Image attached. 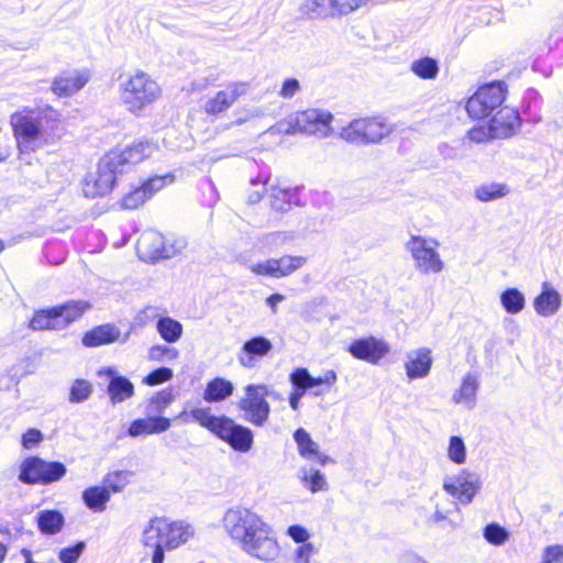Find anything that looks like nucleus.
Returning a JSON list of instances; mask_svg holds the SVG:
<instances>
[{
	"instance_id": "obj_1",
	"label": "nucleus",
	"mask_w": 563,
	"mask_h": 563,
	"mask_svg": "<svg viewBox=\"0 0 563 563\" xmlns=\"http://www.w3.org/2000/svg\"><path fill=\"white\" fill-rule=\"evenodd\" d=\"M228 537L244 554L263 563L278 559L280 544L276 531L265 518L252 508H229L222 518Z\"/></svg>"
},
{
	"instance_id": "obj_2",
	"label": "nucleus",
	"mask_w": 563,
	"mask_h": 563,
	"mask_svg": "<svg viewBox=\"0 0 563 563\" xmlns=\"http://www.w3.org/2000/svg\"><path fill=\"white\" fill-rule=\"evenodd\" d=\"M59 117L53 109L42 113L25 108L12 113L10 125L19 154L30 155L59 141L65 134Z\"/></svg>"
},
{
	"instance_id": "obj_3",
	"label": "nucleus",
	"mask_w": 563,
	"mask_h": 563,
	"mask_svg": "<svg viewBox=\"0 0 563 563\" xmlns=\"http://www.w3.org/2000/svg\"><path fill=\"white\" fill-rule=\"evenodd\" d=\"M195 536L191 525L155 517L144 526L140 543L144 558L151 563H164L165 552L178 549Z\"/></svg>"
},
{
	"instance_id": "obj_4",
	"label": "nucleus",
	"mask_w": 563,
	"mask_h": 563,
	"mask_svg": "<svg viewBox=\"0 0 563 563\" xmlns=\"http://www.w3.org/2000/svg\"><path fill=\"white\" fill-rule=\"evenodd\" d=\"M162 95L163 88L157 79L143 69H134L119 78V100L131 114L141 115L147 107L158 101Z\"/></svg>"
},
{
	"instance_id": "obj_5",
	"label": "nucleus",
	"mask_w": 563,
	"mask_h": 563,
	"mask_svg": "<svg viewBox=\"0 0 563 563\" xmlns=\"http://www.w3.org/2000/svg\"><path fill=\"white\" fill-rule=\"evenodd\" d=\"M332 120L333 115L329 111L311 108L288 115L269 131L287 135L301 133L324 139L332 134Z\"/></svg>"
},
{
	"instance_id": "obj_6",
	"label": "nucleus",
	"mask_w": 563,
	"mask_h": 563,
	"mask_svg": "<svg viewBox=\"0 0 563 563\" xmlns=\"http://www.w3.org/2000/svg\"><path fill=\"white\" fill-rule=\"evenodd\" d=\"M395 131L393 123L384 115L357 118L340 130V137L357 145L378 144Z\"/></svg>"
},
{
	"instance_id": "obj_7",
	"label": "nucleus",
	"mask_w": 563,
	"mask_h": 563,
	"mask_svg": "<svg viewBox=\"0 0 563 563\" xmlns=\"http://www.w3.org/2000/svg\"><path fill=\"white\" fill-rule=\"evenodd\" d=\"M440 243L433 238L411 235L406 242V250L410 253L413 267L423 275L439 274L444 269L438 247Z\"/></svg>"
},
{
	"instance_id": "obj_8",
	"label": "nucleus",
	"mask_w": 563,
	"mask_h": 563,
	"mask_svg": "<svg viewBox=\"0 0 563 563\" xmlns=\"http://www.w3.org/2000/svg\"><path fill=\"white\" fill-rule=\"evenodd\" d=\"M185 247L184 239L167 240L163 234L153 230L144 232L137 241V253L146 262L172 258Z\"/></svg>"
},
{
	"instance_id": "obj_9",
	"label": "nucleus",
	"mask_w": 563,
	"mask_h": 563,
	"mask_svg": "<svg viewBox=\"0 0 563 563\" xmlns=\"http://www.w3.org/2000/svg\"><path fill=\"white\" fill-rule=\"evenodd\" d=\"M506 98V86L493 82L481 87L466 103V111L474 119L488 117Z\"/></svg>"
},
{
	"instance_id": "obj_10",
	"label": "nucleus",
	"mask_w": 563,
	"mask_h": 563,
	"mask_svg": "<svg viewBox=\"0 0 563 563\" xmlns=\"http://www.w3.org/2000/svg\"><path fill=\"white\" fill-rule=\"evenodd\" d=\"M19 479L25 484L53 483L66 474V467L59 462H46L40 457H27L20 467Z\"/></svg>"
},
{
	"instance_id": "obj_11",
	"label": "nucleus",
	"mask_w": 563,
	"mask_h": 563,
	"mask_svg": "<svg viewBox=\"0 0 563 563\" xmlns=\"http://www.w3.org/2000/svg\"><path fill=\"white\" fill-rule=\"evenodd\" d=\"M117 174L120 173L106 154L99 161L96 170L88 173L84 178L81 183L84 195L89 198L107 195L114 185Z\"/></svg>"
},
{
	"instance_id": "obj_12",
	"label": "nucleus",
	"mask_w": 563,
	"mask_h": 563,
	"mask_svg": "<svg viewBox=\"0 0 563 563\" xmlns=\"http://www.w3.org/2000/svg\"><path fill=\"white\" fill-rule=\"evenodd\" d=\"M442 487L461 504L468 505L481 490L482 482L476 473L462 468L455 474L446 475Z\"/></svg>"
},
{
	"instance_id": "obj_13",
	"label": "nucleus",
	"mask_w": 563,
	"mask_h": 563,
	"mask_svg": "<svg viewBox=\"0 0 563 563\" xmlns=\"http://www.w3.org/2000/svg\"><path fill=\"white\" fill-rule=\"evenodd\" d=\"M158 151V145L152 141H140L121 150H113L107 153L118 172L124 173L136 164L151 157Z\"/></svg>"
},
{
	"instance_id": "obj_14",
	"label": "nucleus",
	"mask_w": 563,
	"mask_h": 563,
	"mask_svg": "<svg viewBox=\"0 0 563 563\" xmlns=\"http://www.w3.org/2000/svg\"><path fill=\"white\" fill-rule=\"evenodd\" d=\"M307 263L306 256L299 255H284L278 258L271 257L249 266V269L255 275L266 276L272 278L287 277Z\"/></svg>"
},
{
	"instance_id": "obj_15",
	"label": "nucleus",
	"mask_w": 563,
	"mask_h": 563,
	"mask_svg": "<svg viewBox=\"0 0 563 563\" xmlns=\"http://www.w3.org/2000/svg\"><path fill=\"white\" fill-rule=\"evenodd\" d=\"M246 395L239 402V407L245 411L246 419L256 426H263L271 411L265 397L267 389L264 385H249Z\"/></svg>"
},
{
	"instance_id": "obj_16",
	"label": "nucleus",
	"mask_w": 563,
	"mask_h": 563,
	"mask_svg": "<svg viewBox=\"0 0 563 563\" xmlns=\"http://www.w3.org/2000/svg\"><path fill=\"white\" fill-rule=\"evenodd\" d=\"M347 351L353 357L376 365L389 354L390 345L385 340L371 335L354 340Z\"/></svg>"
},
{
	"instance_id": "obj_17",
	"label": "nucleus",
	"mask_w": 563,
	"mask_h": 563,
	"mask_svg": "<svg viewBox=\"0 0 563 563\" xmlns=\"http://www.w3.org/2000/svg\"><path fill=\"white\" fill-rule=\"evenodd\" d=\"M247 90V82L234 81L228 84L223 89L206 100L203 104L205 112L211 115L225 112L240 97L244 96Z\"/></svg>"
},
{
	"instance_id": "obj_18",
	"label": "nucleus",
	"mask_w": 563,
	"mask_h": 563,
	"mask_svg": "<svg viewBox=\"0 0 563 563\" xmlns=\"http://www.w3.org/2000/svg\"><path fill=\"white\" fill-rule=\"evenodd\" d=\"M89 80L88 69H67L53 79L51 89L58 97H69L81 90Z\"/></svg>"
},
{
	"instance_id": "obj_19",
	"label": "nucleus",
	"mask_w": 563,
	"mask_h": 563,
	"mask_svg": "<svg viewBox=\"0 0 563 563\" xmlns=\"http://www.w3.org/2000/svg\"><path fill=\"white\" fill-rule=\"evenodd\" d=\"M216 435L240 452H247L253 445L252 431L249 428L236 424L228 417L222 421Z\"/></svg>"
},
{
	"instance_id": "obj_20",
	"label": "nucleus",
	"mask_w": 563,
	"mask_h": 563,
	"mask_svg": "<svg viewBox=\"0 0 563 563\" xmlns=\"http://www.w3.org/2000/svg\"><path fill=\"white\" fill-rule=\"evenodd\" d=\"M432 365V351L426 346L409 351L404 361V369L409 380L428 377Z\"/></svg>"
},
{
	"instance_id": "obj_21",
	"label": "nucleus",
	"mask_w": 563,
	"mask_h": 563,
	"mask_svg": "<svg viewBox=\"0 0 563 563\" xmlns=\"http://www.w3.org/2000/svg\"><path fill=\"white\" fill-rule=\"evenodd\" d=\"M481 386L479 376L474 372L465 373L459 386L453 390L451 400L456 406L472 410L477 405V393Z\"/></svg>"
},
{
	"instance_id": "obj_22",
	"label": "nucleus",
	"mask_w": 563,
	"mask_h": 563,
	"mask_svg": "<svg viewBox=\"0 0 563 563\" xmlns=\"http://www.w3.org/2000/svg\"><path fill=\"white\" fill-rule=\"evenodd\" d=\"M99 377H108V395L112 404H120L134 395V385L124 376L118 375L115 368L103 367L98 371Z\"/></svg>"
},
{
	"instance_id": "obj_23",
	"label": "nucleus",
	"mask_w": 563,
	"mask_h": 563,
	"mask_svg": "<svg viewBox=\"0 0 563 563\" xmlns=\"http://www.w3.org/2000/svg\"><path fill=\"white\" fill-rule=\"evenodd\" d=\"M561 305L562 297L560 292L549 282L542 283L541 291L532 300L534 312L542 318L556 314Z\"/></svg>"
},
{
	"instance_id": "obj_24",
	"label": "nucleus",
	"mask_w": 563,
	"mask_h": 563,
	"mask_svg": "<svg viewBox=\"0 0 563 563\" xmlns=\"http://www.w3.org/2000/svg\"><path fill=\"white\" fill-rule=\"evenodd\" d=\"M493 126V133L497 139L511 136L520 124L518 112L509 107H504L489 121Z\"/></svg>"
},
{
	"instance_id": "obj_25",
	"label": "nucleus",
	"mask_w": 563,
	"mask_h": 563,
	"mask_svg": "<svg viewBox=\"0 0 563 563\" xmlns=\"http://www.w3.org/2000/svg\"><path fill=\"white\" fill-rule=\"evenodd\" d=\"M338 380L336 373L332 369L325 371L320 377H312L307 368H296L290 374V382L301 391H306L319 385L332 387Z\"/></svg>"
},
{
	"instance_id": "obj_26",
	"label": "nucleus",
	"mask_w": 563,
	"mask_h": 563,
	"mask_svg": "<svg viewBox=\"0 0 563 563\" xmlns=\"http://www.w3.org/2000/svg\"><path fill=\"white\" fill-rule=\"evenodd\" d=\"M129 336L130 333H125L121 336L120 330L113 324H102L85 333L82 336V344L85 346H99L110 344L115 341L124 343L129 340Z\"/></svg>"
},
{
	"instance_id": "obj_27",
	"label": "nucleus",
	"mask_w": 563,
	"mask_h": 563,
	"mask_svg": "<svg viewBox=\"0 0 563 563\" xmlns=\"http://www.w3.org/2000/svg\"><path fill=\"white\" fill-rule=\"evenodd\" d=\"M273 345L271 341L264 336H256L246 341L241 352L238 355V360L243 367H254L256 357H263L267 355Z\"/></svg>"
},
{
	"instance_id": "obj_28",
	"label": "nucleus",
	"mask_w": 563,
	"mask_h": 563,
	"mask_svg": "<svg viewBox=\"0 0 563 563\" xmlns=\"http://www.w3.org/2000/svg\"><path fill=\"white\" fill-rule=\"evenodd\" d=\"M294 440L299 455L305 460L318 462L321 465H325L329 462V456L320 451L319 444L312 440L305 429H297L294 433Z\"/></svg>"
},
{
	"instance_id": "obj_29",
	"label": "nucleus",
	"mask_w": 563,
	"mask_h": 563,
	"mask_svg": "<svg viewBox=\"0 0 563 563\" xmlns=\"http://www.w3.org/2000/svg\"><path fill=\"white\" fill-rule=\"evenodd\" d=\"M172 426L170 419L162 416L148 415L147 418L134 420L128 430L132 438L148 435L154 433H162L168 430Z\"/></svg>"
},
{
	"instance_id": "obj_30",
	"label": "nucleus",
	"mask_w": 563,
	"mask_h": 563,
	"mask_svg": "<svg viewBox=\"0 0 563 563\" xmlns=\"http://www.w3.org/2000/svg\"><path fill=\"white\" fill-rule=\"evenodd\" d=\"M297 11L306 20H336L331 0H300Z\"/></svg>"
},
{
	"instance_id": "obj_31",
	"label": "nucleus",
	"mask_w": 563,
	"mask_h": 563,
	"mask_svg": "<svg viewBox=\"0 0 563 563\" xmlns=\"http://www.w3.org/2000/svg\"><path fill=\"white\" fill-rule=\"evenodd\" d=\"M184 422L196 421L201 427L208 429L212 433L217 434L222 421L224 420V416L216 417L211 415L209 408H194L189 411L185 410L179 416Z\"/></svg>"
},
{
	"instance_id": "obj_32",
	"label": "nucleus",
	"mask_w": 563,
	"mask_h": 563,
	"mask_svg": "<svg viewBox=\"0 0 563 563\" xmlns=\"http://www.w3.org/2000/svg\"><path fill=\"white\" fill-rule=\"evenodd\" d=\"M90 303L84 300H73L63 306L56 307L62 329H65L70 323L79 319L86 311L90 309Z\"/></svg>"
},
{
	"instance_id": "obj_33",
	"label": "nucleus",
	"mask_w": 563,
	"mask_h": 563,
	"mask_svg": "<svg viewBox=\"0 0 563 563\" xmlns=\"http://www.w3.org/2000/svg\"><path fill=\"white\" fill-rule=\"evenodd\" d=\"M155 329L161 339L168 344H174L180 340L184 332L183 324L170 317H159Z\"/></svg>"
},
{
	"instance_id": "obj_34",
	"label": "nucleus",
	"mask_w": 563,
	"mask_h": 563,
	"mask_svg": "<svg viewBox=\"0 0 563 563\" xmlns=\"http://www.w3.org/2000/svg\"><path fill=\"white\" fill-rule=\"evenodd\" d=\"M111 494L108 487L92 486L84 490L82 500L93 512H102L107 508Z\"/></svg>"
},
{
	"instance_id": "obj_35",
	"label": "nucleus",
	"mask_w": 563,
	"mask_h": 563,
	"mask_svg": "<svg viewBox=\"0 0 563 563\" xmlns=\"http://www.w3.org/2000/svg\"><path fill=\"white\" fill-rule=\"evenodd\" d=\"M503 309L509 314H518L526 307V296L518 288H506L499 295Z\"/></svg>"
},
{
	"instance_id": "obj_36",
	"label": "nucleus",
	"mask_w": 563,
	"mask_h": 563,
	"mask_svg": "<svg viewBox=\"0 0 563 563\" xmlns=\"http://www.w3.org/2000/svg\"><path fill=\"white\" fill-rule=\"evenodd\" d=\"M410 71L420 79L434 80L440 71L439 62L429 56L417 58L411 62Z\"/></svg>"
},
{
	"instance_id": "obj_37",
	"label": "nucleus",
	"mask_w": 563,
	"mask_h": 563,
	"mask_svg": "<svg viewBox=\"0 0 563 563\" xmlns=\"http://www.w3.org/2000/svg\"><path fill=\"white\" fill-rule=\"evenodd\" d=\"M299 479L301 485L312 494L328 488L324 474L313 467L301 468L299 471Z\"/></svg>"
},
{
	"instance_id": "obj_38",
	"label": "nucleus",
	"mask_w": 563,
	"mask_h": 563,
	"mask_svg": "<svg viewBox=\"0 0 563 563\" xmlns=\"http://www.w3.org/2000/svg\"><path fill=\"white\" fill-rule=\"evenodd\" d=\"M509 191L507 184L493 181L476 187L474 196L481 202H489L506 197Z\"/></svg>"
},
{
	"instance_id": "obj_39",
	"label": "nucleus",
	"mask_w": 563,
	"mask_h": 563,
	"mask_svg": "<svg viewBox=\"0 0 563 563\" xmlns=\"http://www.w3.org/2000/svg\"><path fill=\"white\" fill-rule=\"evenodd\" d=\"M33 330H62L56 307L37 311L30 321Z\"/></svg>"
},
{
	"instance_id": "obj_40",
	"label": "nucleus",
	"mask_w": 563,
	"mask_h": 563,
	"mask_svg": "<svg viewBox=\"0 0 563 563\" xmlns=\"http://www.w3.org/2000/svg\"><path fill=\"white\" fill-rule=\"evenodd\" d=\"M180 355L177 347L170 344L155 343L147 349L146 358L154 363H170L176 361Z\"/></svg>"
},
{
	"instance_id": "obj_41",
	"label": "nucleus",
	"mask_w": 563,
	"mask_h": 563,
	"mask_svg": "<svg viewBox=\"0 0 563 563\" xmlns=\"http://www.w3.org/2000/svg\"><path fill=\"white\" fill-rule=\"evenodd\" d=\"M37 526L43 533L55 534L64 526V517L57 510H44L37 515Z\"/></svg>"
},
{
	"instance_id": "obj_42",
	"label": "nucleus",
	"mask_w": 563,
	"mask_h": 563,
	"mask_svg": "<svg viewBox=\"0 0 563 563\" xmlns=\"http://www.w3.org/2000/svg\"><path fill=\"white\" fill-rule=\"evenodd\" d=\"M232 393L233 385L231 382L224 378H216L207 385L203 398L209 402L221 401L231 396Z\"/></svg>"
},
{
	"instance_id": "obj_43",
	"label": "nucleus",
	"mask_w": 563,
	"mask_h": 563,
	"mask_svg": "<svg viewBox=\"0 0 563 563\" xmlns=\"http://www.w3.org/2000/svg\"><path fill=\"white\" fill-rule=\"evenodd\" d=\"M373 0H331L336 20L346 18L358 10L366 8Z\"/></svg>"
},
{
	"instance_id": "obj_44",
	"label": "nucleus",
	"mask_w": 563,
	"mask_h": 563,
	"mask_svg": "<svg viewBox=\"0 0 563 563\" xmlns=\"http://www.w3.org/2000/svg\"><path fill=\"white\" fill-rule=\"evenodd\" d=\"M448 459L454 464L462 465L466 462V445L461 437L452 435L446 449Z\"/></svg>"
},
{
	"instance_id": "obj_45",
	"label": "nucleus",
	"mask_w": 563,
	"mask_h": 563,
	"mask_svg": "<svg viewBox=\"0 0 563 563\" xmlns=\"http://www.w3.org/2000/svg\"><path fill=\"white\" fill-rule=\"evenodd\" d=\"M174 400V395L170 390H162L155 394L146 407L147 415H157L163 412Z\"/></svg>"
},
{
	"instance_id": "obj_46",
	"label": "nucleus",
	"mask_w": 563,
	"mask_h": 563,
	"mask_svg": "<svg viewBox=\"0 0 563 563\" xmlns=\"http://www.w3.org/2000/svg\"><path fill=\"white\" fill-rule=\"evenodd\" d=\"M163 142L164 145L172 151L187 148L190 144L187 134L180 133L174 128L165 131Z\"/></svg>"
},
{
	"instance_id": "obj_47",
	"label": "nucleus",
	"mask_w": 563,
	"mask_h": 563,
	"mask_svg": "<svg viewBox=\"0 0 563 563\" xmlns=\"http://www.w3.org/2000/svg\"><path fill=\"white\" fill-rule=\"evenodd\" d=\"M296 240V235L291 231H277L267 234L263 243L269 250L278 249L291 244Z\"/></svg>"
},
{
	"instance_id": "obj_48",
	"label": "nucleus",
	"mask_w": 563,
	"mask_h": 563,
	"mask_svg": "<svg viewBox=\"0 0 563 563\" xmlns=\"http://www.w3.org/2000/svg\"><path fill=\"white\" fill-rule=\"evenodd\" d=\"M92 394V385L86 379H76L69 390L70 402H82Z\"/></svg>"
},
{
	"instance_id": "obj_49",
	"label": "nucleus",
	"mask_w": 563,
	"mask_h": 563,
	"mask_svg": "<svg viewBox=\"0 0 563 563\" xmlns=\"http://www.w3.org/2000/svg\"><path fill=\"white\" fill-rule=\"evenodd\" d=\"M484 537L489 543L501 545L509 539V533L501 526L490 523L484 529Z\"/></svg>"
},
{
	"instance_id": "obj_50",
	"label": "nucleus",
	"mask_w": 563,
	"mask_h": 563,
	"mask_svg": "<svg viewBox=\"0 0 563 563\" xmlns=\"http://www.w3.org/2000/svg\"><path fill=\"white\" fill-rule=\"evenodd\" d=\"M131 473L125 471L110 473L104 478V487H108V489L112 492H120L128 485Z\"/></svg>"
},
{
	"instance_id": "obj_51",
	"label": "nucleus",
	"mask_w": 563,
	"mask_h": 563,
	"mask_svg": "<svg viewBox=\"0 0 563 563\" xmlns=\"http://www.w3.org/2000/svg\"><path fill=\"white\" fill-rule=\"evenodd\" d=\"M174 377V372L169 367H159L151 372L143 378V383L148 386L159 385L169 382Z\"/></svg>"
},
{
	"instance_id": "obj_52",
	"label": "nucleus",
	"mask_w": 563,
	"mask_h": 563,
	"mask_svg": "<svg viewBox=\"0 0 563 563\" xmlns=\"http://www.w3.org/2000/svg\"><path fill=\"white\" fill-rule=\"evenodd\" d=\"M147 199L148 195L146 194V189H142V187H140L123 197L122 207L126 209H136Z\"/></svg>"
},
{
	"instance_id": "obj_53",
	"label": "nucleus",
	"mask_w": 563,
	"mask_h": 563,
	"mask_svg": "<svg viewBox=\"0 0 563 563\" xmlns=\"http://www.w3.org/2000/svg\"><path fill=\"white\" fill-rule=\"evenodd\" d=\"M301 90V85L298 79L289 77L283 80L278 90V96L283 99H291Z\"/></svg>"
},
{
	"instance_id": "obj_54",
	"label": "nucleus",
	"mask_w": 563,
	"mask_h": 563,
	"mask_svg": "<svg viewBox=\"0 0 563 563\" xmlns=\"http://www.w3.org/2000/svg\"><path fill=\"white\" fill-rule=\"evenodd\" d=\"M468 136L476 143L487 142L496 139L493 133V126L488 123L487 125H478L468 131Z\"/></svg>"
},
{
	"instance_id": "obj_55",
	"label": "nucleus",
	"mask_w": 563,
	"mask_h": 563,
	"mask_svg": "<svg viewBox=\"0 0 563 563\" xmlns=\"http://www.w3.org/2000/svg\"><path fill=\"white\" fill-rule=\"evenodd\" d=\"M541 563H563V544H551L542 550Z\"/></svg>"
},
{
	"instance_id": "obj_56",
	"label": "nucleus",
	"mask_w": 563,
	"mask_h": 563,
	"mask_svg": "<svg viewBox=\"0 0 563 563\" xmlns=\"http://www.w3.org/2000/svg\"><path fill=\"white\" fill-rule=\"evenodd\" d=\"M174 180V177L170 175L166 176H156L151 178L148 181H146L142 189H146V194L148 195V198L156 191L164 188L167 184H172Z\"/></svg>"
},
{
	"instance_id": "obj_57",
	"label": "nucleus",
	"mask_w": 563,
	"mask_h": 563,
	"mask_svg": "<svg viewBox=\"0 0 563 563\" xmlns=\"http://www.w3.org/2000/svg\"><path fill=\"white\" fill-rule=\"evenodd\" d=\"M84 550V543H78L71 548L62 549L59 552V560L63 563H76Z\"/></svg>"
},
{
	"instance_id": "obj_58",
	"label": "nucleus",
	"mask_w": 563,
	"mask_h": 563,
	"mask_svg": "<svg viewBox=\"0 0 563 563\" xmlns=\"http://www.w3.org/2000/svg\"><path fill=\"white\" fill-rule=\"evenodd\" d=\"M43 440V434L37 429H29L23 435H22V445L24 449H32L33 446L41 443Z\"/></svg>"
},
{
	"instance_id": "obj_59",
	"label": "nucleus",
	"mask_w": 563,
	"mask_h": 563,
	"mask_svg": "<svg viewBox=\"0 0 563 563\" xmlns=\"http://www.w3.org/2000/svg\"><path fill=\"white\" fill-rule=\"evenodd\" d=\"M287 534L298 543H303L310 538L308 530L299 525L288 527Z\"/></svg>"
},
{
	"instance_id": "obj_60",
	"label": "nucleus",
	"mask_w": 563,
	"mask_h": 563,
	"mask_svg": "<svg viewBox=\"0 0 563 563\" xmlns=\"http://www.w3.org/2000/svg\"><path fill=\"white\" fill-rule=\"evenodd\" d=\"M271 191L272 206L275 209L284 210V206L280 203V200H285L289 196L288 191L274 187L271 188Z\"/></svg>"
},
{
	"instance_id": "obj_61",
	"label": "nucleus",
	"mask_w": 563,
	"mask_h": 563,
	"mask_svg": "<svg viewBox=\"0 0 563 563\" xmlns=\"http://www.w3.org/2000/svg\"><path fill=\"white\" fill-rule=\"evenodd\" d=\"M9 534L10 533L8 529H0V563L4 561L8 553L7 541L9 539Z\"/></svg>"
},
{
	"instance_id": "obj_62",
	"label": "nucleus",
	"mask_w": 563,
	"mask_h": 563,
	"mask_svg": "<svg viewBox=\"0 0 563 563\" xmlns=\"http://www.w3.org/2000/svg\"><path fill=\"white\" fill-rule=\"evenodd\" d=\"M284 299L285 296L280 294H274L266 299V303L271 308L272 313L275 314L277 312V305L282 302Z\"/></svg>"
},
{
	"instance_id": "obj_63",
	"label": "nucleus",
	"mask_w": 563,
	"mask_h": 563,
	"mask_svg": "<svg viewBox=\"0 0 563 563\" xmlns=\"http://www.w3.org/2000/svg\"><path fill=\"white\" fill-rule=\"evenodd\" d=\"M303 391H301L300 389L294 391L290 397H289V404H290V407L294 409V410H297L298 407H299V402H300V399L301 397L303 396Z\"/></svg>"
},
{
	"instance_id": "obj_64",
	"label": "nucleus",
	"mask_w": 563,
	"mask_h": 563,
	"mask_svg": "<svg viewBox=\"0 0 563 563\" xmlns=\"http://www.w3.org/2000/svg\"><path fill=\"white\" fill-rule=\"evenodd\" d=\"M404 563H426V561L420 556L409 554L404 558Z\"/></svg>"
}]
</instances>
